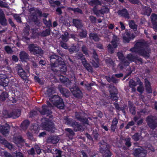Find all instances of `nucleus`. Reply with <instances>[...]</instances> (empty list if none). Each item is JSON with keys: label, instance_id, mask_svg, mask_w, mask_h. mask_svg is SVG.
<instances>
[{"label": "nucleus", "instance_id": "f257e3e1", "mask_svg": "<svg viewBox=\"0 0 157 157\" xmlns=\"http://www.w3.org/2000/svg\"><path fill=\"white\" fill-rule=\"evenodd\" d=\"M50 61L51 63V68L52 70L55 72L58 69H55V67L60 68V71L62 72H64L67 71V68L65 63L61 57H59L56 55L52 56L50 57Z\"/></svg>", "mask_w": 157, "mask_h": 157}, {"label": "nucleus", "instance_id": "f03ea898", "mask_svg": "<svg viewBox=\"0 0 157 157\" xmlns=\"http://www.w3.org/2000/svg\"><path fill=\"white\" fill-rule=\"evenodd\" d=\"M130 51L137 52L144 57H148L150 51L144 41L140 40L136 43L134 48L130 49Z\"/></svg>", "mask_w": 157, "mask_h": 157}, {"label": "nucleus", "instance_id": "7ed1b4c3", "mask_svg": "<svg viewBox=\"0 0 157 157\" xmlns=\"http://www.w3.org/2000/svg\"><path fill=\"white\" fill-rule=\"evenodd\" d=\"M117 56L119 59L121 61L122 63L125 66H128L129 65V61L135 62L138 64H141L142 63V60L141 58L134 57L131 54H128L125 58H124L121 52H118Z\"/></svg>", "mask_w": 157, "mask_h": 157}, {"label": "nucleus", "instance_id": "20e7f679", "mask_svg": "<svg viewBox=\"0 0 157 157\" xmlns=\"http://www.w3.org/2000/svg\"><path fill=\"white\" fill-rule=\"evenodd\" d=\"M49 99L53 104L57 108L62 109L64 106V104L62 99L58 95L49 96Z\"/></svg>", "mask_w": 157, "mask_h": 157}, {"label": "nucleus", "instance_id": "39448f33", "mask_svg": "<svg viewBox=\"0 0 157 157\" xmlns=\"http://www.w3.org/2000/svg\"><path fill=\"white\" fill-rule=\"evenodd\" d=\"M41 125L43 128L46 130L52 132L53 126L52 123L48 118H43L42 119Z\"/></svg>", "mask_w": 157, "mask_h": 157}, {"label": "nucleus", "instance_id": "423d86ee", "mask_svg": "<svg viewBox=\"0 0 157 157\" xmlns=\"http://www.w3.org/2000/svg\"><path fill=\"white\" fill-rule=\"evenodd\" d=\"M100 150L101 152L104 154L105 157H110L111 153L108 150V147L106 143L102 141L99 144Z\"/></svg>", "mask_w": 157, "mask_h": 157}, {"label": "nucleus", "instance_id": "0eeeda50", "mask_svg": "<svg viewBox=\"0 0 157 157\" xmlns=\"http://www.w3.org/2000/svg\"><path fill=\"white\" fill-rule=\"evenodd\" d=\"M135 157H145L146 155L147 151L142 147H140L135 149L133 151Z\"/></svg>", "mask_w": 157, "mask_h": 157}, {"label": "nucleus", "instance_id": "6e6552de", "mask_svg": "<svg viewBox=\"0 0 157 157\" xmlns=\"http://www.w3.org/2000/svg\"><path fill=\"white\" fill-rule=\"evenodd\" d=\"M28 49L30 52L33 53L34 55L41 54L43 53L41 48L36 44H30L29 45Z\"/></svg>", "mask_w": 157, "mask_h": 157}, {"label": "nucleus", "instance_id": "1a4fd4ad", "mask_svg": "<svg viewBox=\"0 0 157 157\" xmlns=\"http://www.w3.org/2000/svg\"><path fill=\"white\" fill-rule=\"evenodd\" d=\"M47 106L44 105L42 106V110H39V111L42 115H49L52 113L51 109L53 107V106L48 101H47Z\"/></svg>", "mask_w": 157, "mask_h": 157}, {"label": "nucleus", "instance_id": "9d476101", "mask_svg": "<svg viewBox=\"0 0 157 157\" xmlns=\"http://www.w3.org/2000/svg\"><path fill=\"white\" fill-rule=\"evenodd\" d=\"M147 122L149 126L152 129H154L157 127V119L153 116L149 117L147 119Z\"/></svg>", "mask_w": 157, "mask_h": 157}, {"label": "nucleus", "instance_id": "9b49d317", "mask_svg": "<svg viewBox=\"0 0 157 157\" xmlns=\"http://www.w3.org/2000/svg\"><path fill=\"white\" fill-rule=\"evenodd\" d=\"M17 69L18 75L23 79L25 80L29 75V69L25 71L21 67H18Z\"/></svg>", "mask_w": 157, "mask_h": 157}, {"label": "nucleus", "instance_id": "f8f14e48", "mask_svg": "<svg viewBox=\"0 0 157 157\" xmlns=\"http://www.w3.org/2000/svg\"><path fill=\"white\" fill-rule=\"evenodd\" d=\"M118 38L117 36L115 35H113V39L111 41V43L113 45V47L109 44L108 46V49L109 51L111 53L113 52L114 49L116 48L117 45L116 41L118 40Z\"/></svg>", "mask_w": 157, "mask_h": 157}, {"label": "nucleus", "instance_id": "ddd939ff", "mask_svg": "<svg viewBox=\"0 0 157 157\" xmlns=\"http://www.w3.org/2000/svg\"><path fill=\"white\" fill-rule=\"evenodd\" d=\"M83 56V55L82 54L79 53L78 55V58H82L81 60L82 61V63L83 65H84V67H85L86 69L89 71H92V68L91 67L89 63H87V62L86 61L85 59L82 58Z\"/></svg>", "mask_w": 157, "mask_h": 157}, {"label": "nucleus", "instance_id": "4468645a", "mask_svg": "<svg viewBox=\"0 0 157 157\" xmlns=\"http://www.w3.org/2000/svg\"><path fill=\"white\" fill-rule=\"evenodd\" d=\"M34 12L35 13V15H33L31 16L32 17H31L33 21L34 22H36L37 21V17L42 16L44 17H46L48 15V14L46 13H44L43 14H42L41 12L38 9L36 10Z\"/></svg>", "mask_w": 157, "mask_h": 157}, {"label": "nucleus", "instance_id": "2eb2a0df", "mask_svg": "<svg viewBox=\"0 0 157 157\" xmlns=\"http://www.w3.org/2000/svg\"><path fill=\"white\" fill-rule=\"evenodd\" d=\"M93 11L97 16L100 15V14H104L105 13H108L109 10V9L105 6H103L101 9L99 10H96V8H94L93 9Z\"/></svg>", "mask_w": 157, "mask_h": 157}, {"label": "nucleus", "instance_id": "dca6fc26", "mask_svg": "<svg viewBox=\"0 0 157 157\" xmlns=\"http://www.w3.org/2000/svg\"><path fill=\"white\" fill-rule=\"evenodd\" d=\"M9 80L7 76L4 74H0V85L3 86H7Z\"/></svg>", "mask_w": 157, "mask_h": 157}, {"label": "nucleus", "instance_id": "f3484780", "mask_svg": "<svg viewBox=\"0 0 157 157\" xmlns=\"http://www.w3.org/2000/svg\"><path fill=\"white\" fill-rule=\"evenodd\" d=\"M70 90L73 94L76 97L80 98L82 96V93L79 88L74 87L70 89Z\"/></svg>", "mask_w": 157, "mask_h": 157}, {"label": "nucleus", "instance_id": "a211bd4d", "mask_svg": "<svg viewBox=\"0 0 157 157\" xmlns=\"http://www.w3.org/2000/svg\"><path fill=\"white\" fill-rule=\"evenodd\" d=\"M10 127L8 124H6L3 126H0V132L3 135H6L9 132Z\"/></svg>", "mask_w": 157, "mask_h": 157}, {"label": "nucleus", "instance_id": "6ab92c4d", "mask_svg": "<svg viewBox=\"0 0 157 157\" xmlns=\"http://www.w3.org/2000/svg\"><path fill=\"white\" fill-rule=\"evenodd\" d=\"M72 126L74 128L75 131H83L84 129V126L79 124L76 122H75L72 124Z\"/></svg>", "mask_w": 157, "mask_h": 157}, {"label": "nucleus", "instance_id": "aec40b11", "mask_svg": "<svg viewBox=\"0 0 157 157\" xmlns=\"http://www.w3.org/2000/svg\"><path fill=\"white\" fill-rule=\"evenodd\" d=\"M6 21L3 11L0 10V23L2 25H7Z\"/></svg>", "mask_w": 157, "mask_h": 157}, {"label": "nucleus", "instance_id": "412c9836", "mask_svg": "<svg viewBox=\"0 0 157 157\" xmlns=\"http://www.w3.org/2000/svg\"><path fill=\"white\" fill-rule=\"evenodd\" d=\"M20 58L22 61H26L29 59V55L25 52L22 51L20 52Z\"/></svg>", "mask_w": 157, "mask_h": 157}, {"label": "nucleus", "instance_id": "4be33fe9", "mask_svg": "<svg viewBox=\"0 0 157 157\" xmlns=\"http://www.w3.org/2000/svg\"><path fill=\"white\" fill-rule=\"evenodd\" d=\"M134 37L132 35V36L128 32L125 33V35L123 37V41L124 42H129L131 39H133Z\"/></svg>", "mask_w": 157, "mask_h": 157}, {"label": "nucleus", "instance_id": "5701e85b", "mask_svg": "<svg viewBox=\"0 0 157 157\" xmlns=\"http://www.w3.org/2000/svg\"><path fill=\"white\" fill-rule=\"evenodd\" d=\"M81 113H76L75 116L77 119L84 123L88 124V121L86 119L82 117Z\"/></svg>", "mask_w": 157, "mask_h": 157}, {"label": "nucleus", "instance_id": "b1692460", "mask_svg": "<svg viewBox=\"0 0 157 157\" xmlns=\"http://www.w3.org/2000/svg\"><path fill=\"white\" fill-rule=\"evenodd\" d=\"M93 57L95 59V61L94 60L91 62L93 66L97 68L99 67L98 61V56L94 51V50L93 52Z\"/></svg>", "mask_w": 157, "mask_h": 157}, {"label": "nucleus", "instance_id": "393cba45", "mask_svg": "<svg viewBox=\"0 0 157 157\" xmlns=\"http://www.w3.org/2000/svg\"><path fill=\"white\" fill-rule=\"evenodd\" d=\"M20 115V112L19 111H16L12 112L8 114L5 117L6 118H9L12 117L14 118H16L18 117Z\"/></svg>", "mask_w": 157, "mask_h": 157}, {"label": "nucleus", "instance_id": "a878e982", "mask_svg": "<svg viewBox=\"0 0 157 157\" xmlns=\"http://www.w3.org/2000/svg\"><path fill=\"white\" fill-rule=\"evenodd\" d=\"M118 13L119 15L123 17L128 19L129 18L128 14L126 9L119 10L118 11Z\"/></svg>", "mask_w": 157, "mask_h": 157}, {"label": "nucleus", "instance_id": "bb28decb", "mask_svg": "<svg viewBox=\"0 0 157 157\" xmlns=\"http://www.w3.org/2000/svg\"><path fill=\"white\" fill-rule=\"evenodd\" d=\"M113 90L114 91V93L112 91L110 90V95H111V99L114 101H117L118 99V98L116 95L117 94V90L115 87L113 88Z\"/></svg>", "mask_w": 157, "mask_h": 157}, {"label": "nucleus", "instance_id": "cd10ccee", "mask_svg": "<svg viewBox=\"0 0 157 157\" xmlns=\"http://www.w3.org/2000/svg\"><path fill=\"white\" fill-rule=\"evenodd\" d=\"M151 17L153 25L155 26V29L157 28V15L155 14H152Z\"/></svg>", "mask_w": 157, "mask_h": 157}, {"label": "nucleus", "instance_id": "c85d7f7f", "mask_svg": "<svg viewBox=\"0 0 157 157\" xmlns=\"http://www.w3.org/2000/svg\"><path fill=\"white\" fill-rule=\"evenodd\" d=\"M59 79L60 81L64 83L66 85L69 84L70 82V81L67 78L64 77L62 75H60L59 76Z\"/></svg>", "mask_w": 157, "mask_h": 157}, {"label": "nucleus", "instance_id": "c756f323", "mask_svg": "<svg viewBox=\"0 0 157 157\" xmlns=\"http://www.w3.org/2000/svg\"><path fill=\"white\" fill-rule=\"evenodd\" d=\"M145 83L147 92L149 93H151L152 92V89L150 86V84L149 82L147 79H145Z\"/></svg>", "mask_w": 157, "mask_h": 157}, {"label": "nucleus", "instance_id": "7c9ffc66", "mask_svg": "<svg viewBox=\"0 0 157 157\" xmlns=\"http://www.w3.org/2000/svg\"><path fill=\"white\" fill-rule=\"evenodd\" d=\"M117 122L118 121L116 118H114L113 119L111 126V129L114 132L115 131Z\"/></svg>", "mask_w": 157, "mask_h": 157}, {"label": "nucleus", "instance_id": "2f4dec72", "mask_svg": "<svg viewBox=\"0 0 157 157\" xmlns=\"http://www.w3.org/2000/svg\"><path fill=\"white\" fill-rule=\"evenodd\" d=\"M73 23L75 26L77 28H80L82 26L81 22L78 20H73Z\"/></svg>", "mask_w": 157, "mask_h": 157}, {"label": "nucleus", "instance_id": "473e14b6", "mask_svg": "<svg viewBox=\"0 0 157 157\" xmlns=\"http://www.w3.org/2000/svg\"><path fill=\"white\" fill-rule=\"evenodd\" d=\"M69 37L68 33L66 32H65L64 34L62 35L61 36L62 40L64 42L67 41Z\"/></svg>", "mask_w": 157, "mask_h": 157}, {"label": "nucleus", "instance_id": "72a5a7b5", "mask_svg": "<svg viewBox=\"0 0 157 157\" xmlns=\"http://www.w3.org/2000/svg\"><path fill=\"white\" fill-rule=\"evenodd\" d=\"M88 2L91 6L101 5V2L98 0H88Z\"/></svg>", "mask_w": 157, "mask_h": 157}, {"label": "nucleus", "instance_id": "f704fd0d", "mask_svg": "<svg viewBox=\"0 0 157 157\" xmlns=\"http://www.w3.org/2000/svg\"><path fill=\"white\" fill-rule=\"evenodd\" d=\"M79 50V47L78 45L72 46L69 50L71 53L73 52H77Z\"/></svg>", "mask_w": 157, "mask_h": 157}, {"label": "nucleus", "instance_id": "c9c22d12", "mask_svg": "<svg viewBox=\"0 0 157 157\" xmlns=\"http://www.w3.org/2000/svg\"><path fill=\"white\" fill-rule=\"evenodd\" d=\"M23 142L24 140L22 139L21 137L20 136H19L15 138L14 140L15 143L17 145H18L19 144H21V143H23Z\"/></svg>", "mask_w": 157, "mask_h": 157}, {"label": "nucleus", "instance_id": "e433bc0d", "mask_svg": "<svg viewBox=\"0 0 157 157\" xmlns=\"http://www.w3.org/2000/svg\"><path fill=\"white\" fill-rule=\"evenodd\" d=\"M29 124V122L28 120H25L21 124L22 129L24 130L26 129Z\"/></svg>", "mask_w": 157, "mask_h": 157}, {"label": "nucleus", "instance_id": "4c0bfd02", "mask_svg": "<svg viewBox=\"0 0 157 157\" xmlns=\"http://www.w3.org/2000/svg\"><path fill=\"white\" fill-rule=\"evenodd\" d=\"M90 37L91 39H93L95 41H98L99 40V37L96 34H90Z\"/></svg>", "mask_w": 157, "mask_h": 157}, {"label": "nucleus", "instance_id": "58836bf2", "mask_svg": "<svg viewBox=\"0 0 157 157\" xmlns=\"http://www.w3.org/2000/svg\"><path fill=\"white\" fill-rule=\"evenodd\" d=\"M129 25L130 28L133 29L134 30H136L137 25L132 21H131L129 22Z\"/></svg>", "mask_w": 157, "mask_h": 157}, {"label": "nucleus", "instance_id": "ea45409f", "mask_svg": "<svg viewBox=\"0 0 157 157\" xmlns=\"http://www.w3.org/2000/svg\"><path fill=\"white\" fill-rule=\"evenodd\" d=\"M59 89L60 92L63 94V95H64L65 96H68L69 91L67 89L60 87H59Z\"/></svg>", "mask_w": 157, "mask_h": 157}, {"label": "nucleus", "instance_id": "a19ab883", "mask_svg": "<svg viewBox=\"0 0 157 157\" xmlns=\"http://www.w3.org/2000/svg\"><path fill=\"white\" fill-rule=\"evenodd\" d=\"M49 2L51 6L53 7H56L59 5L60 3L59 1H54L53 0H49Z\"/></svg>", "mask_w": 157, "mask_h": 157}, {"label": "nucleus", "instance_id": "79ce46f5", "mask_svg": "<svg viewBox=\"0 0 157 157\" xmlns=\"http://www.w3.org/2000/svg\"><path fill=\"white\" fill-rule=\"evenodd\" d=\"M8 97V94L6 92H3L2 93L0 96V99L4 101Z\"/></svg>", "mask_w": 157, "mask_h": 157}, {"label": "nucleus", "instance_id": "37998d69", "mask_svg": "<svg viewBox=\"0 0 157 157\" xmlns=\"http://www.w3.org/2000/svg\"><path fill=\"white\" fill-rule=\"evenodd\" d=\"M64 122L67 124L70 125L71 126L72 124L74 122L72 121V120L68 118L65 119Z\"/></svg>", "mask_w": 157, "mask_h": 157}, {"label": "nucleus", "instance_id": "c03bdc74", "mask_svg": "<svg viewBox=\"0 0 157 157\" xmlns=\"http://www.w3.org/2000/svg\"><path fill=\"white\" fill-rule=\"evenodd\" d=\"M29 25L27 24H26L25 25V29L24 30V33L25 36H28L29 33Z\"/></svg>", "mask_w": 157, "mask_h": 157}, {"label": "nucleus", "instance_id": "a18cd8bd", "mask_svg": "<svg viewBox=\"0 0 157 157\" xmlns=\"http://www.w3.org/2000/svg\"><path fill=\"white\" fill-rule=\"evenodd\" d=\"M134 120L135 122H137V124L138 125H140L142 123L143 121L142 119L140 117H135L134 118Z\"/></svg>", "mask_w": 157, "mask_h": 157}, {"label": "nucleus", "instance_id": "49530a36", "mask_svg": "<svg viewBox=\"0 0 157 157\" xmlns=\"http://www.w3.org/2000/svg\"><path fill=\"white\" fill-rule=\"evenodd\" d=\"M106 79L109 82H110L111 81H112L113 82L116 83L117 82V80H116L113 76H112L111 77H106Z\"/></svg>", "mask_w": 157, "mask_h": 157}, {"label": "nucleus", "instance_id": "de8ad7c7", "mask_svg": "<svg viewBox=\"0 0 157 157\" xmlns=\"http://www.w3.org/2000/svg\"><path fill=\"white\" fill-rule=\"evenodd\" d=\"M87 36L86 31L82 30L79 33V36L82 38L85 37Z\"/></svg>", "mask_w": 157, "mask_h": 157}, {"label": "nucleus", "instance_id": "09e8293b", "mask_svg": "<svg viewBox=\"0 0 157 157\" xmlns=\"http://www.w3.org/2000/svg\"><path fill=\"white\" fill-rule=\"evenodd\" d=\"M140 136V134L136 133L132 136V138L135 141H137L139 140Z\"/></svg>", "mask_w": 157, "mask_h": 157}, {"label": "nucleus", "instance_id": "8fccbe9b", "mask_svg": "<svg viewBox=\"0 0 157 157\" xmlns=\"http://www.w3.org/2000/svg\"><path fill=\"white\" fill-rule=\"evenodd\" d=\"M13 17L14 19L18 22L21 23V18L20 17L19 15L17 14H14L13 15Z\"/></svg>", "mask_w": 157, "mask_h": 157}, {"label": "nucleus", "instance_id": "3c124183", "mask_svg": "<svg viewBox=\"0 0 157 157\" xmlns=\"http://www.w3.org/2000/svg\"><path fill=\"white\" fill-rule=\"evenodd\" d=\"M106 62L109 66H113L114 62L113 60L110 59H108L106 60Z\"/></svg>", "mask_w": 157, "mask_h": 157}, {"label": "nucleus", "instance_id": "603ef678", "mask_svg": "<svg viewBox=\"0 0 157 157\" xmlns=\"http://www.w3.org/2000/svg\"><path fill=\"white\" fill-rule=\"evenodd\" d=\"M55 154L54 156L55 157H61L62 152L59 150L56 149L55 150Z\"/></svg>", "mask_w": 157, "mask_h": 157}, {"label": "nucleus", "instance_id": "864d4df0", "mask_svg": "<svg viewBox=\"0 0 157 157\" xmlns=\"http://www.w3.org/2000/svg\"><path fill=\"white\" fill-rule=\"evenodd\" d=\"M129 85L131 87L133 88L136 86V84L133 80H131L129 82Z\"/></svg>", "mask_w": 157, "mask_h": 157}, {"label": "nucleus", "instance_id": "5fc2aeb1", "mask_svg": "<svg viewBox=\"0 0 157 157\" xmlns=\"http://www.w3.org/2000/svg\"><path fill=\"white\" fill-rule=\"evenodd\" d=\"M5 49L6 52L8 53H11L13 52V51L11 48L8 46H7L5 47Z\"/></svg>", "mask_w": 157, "mask_h": 157}, {"label": "nucleus", "instance_id": "6e6d98bb", "mask_svg": "<svg viewBox=\"0 0 157 157\" xmlns=\"http://www.w3.org/2000/svg\"><path fill=\"white\" fill-rule=\"evenodd\" d=\"M140 85L138 87L137 90L139 92L142 93L144 91V89L143 86L142 85V83L141 82H140Z\"/></svg>", "mask_w": 157, "mask_h": 157}, {"label": "nucleus", "instance_id": "4d7b16f0", "mask_svg": "<svg viewBox=\"0 0 157 157\" xmlns=\"http://www.w3.org/2000/svg\"><path fill=\"white\" fill-rule=\"evenodd\" d=\"M82 52L84 53V54L86 56L88 55V51L86 48V47L84 46H83L82 47Z\"/></svg>", "mask_w": 157, "mask_h": 157}, {"label": "nucleus", "instance_id": "13d9d810", "mask_svg": "<svg viewBox=\"0 0 157 157\" xmlns=\"http://www.w3.org/2000/svg\"><path fill=\"white\" fill-rule=\"evenodd\" d=\"M43 21L45 24L47 26L49 27L51 25V21L49 20L48 21H47L45 19H43Z\"/></svg>", "mask_w": 157, "mask_h": 157}, {"label": "nucleus", "instance_id": "bf43d9fd", "mask_svg": "<svg viewBox=\"0 0 157 157\" xmlns=\"http://www.w3.org/2000/svg\"><path fill=\"white\" fill-rule=\"evenodd\" d=\"M126 143L125 144L128 147H130L131 145V143L130 142V139L127 138L125 139Z\"/></svg>", "mask_w": 157, "mask_h": 157}, {"label": "nucleus", "instance_id": "052dcab7", "mask_svg": "<svg viewBox=\"0 0 157 157\" xmlns=\"http://www.w3.org/2000/svg\"><path fill=\"white\" fill-rule=\"evenodd\" d=\"M146 10V14H147V15H149L151 13V9L148 7H147L145 8Z\"/></svg>", "mask_w": 157, "mask_h": 157}, {"label": "nucleus", "instance_id": "680f3d73", "mask_svg": "<svg viewBox=\"0 0 157 157\" xmlns=\"http://www.w3.org/2000/svg\"><path fill=\"white\" fill-rule=\"evenodd\" d=\"M130 112L132 114H134L135 113V107L132 106H129Z\"/></svg>", "mask_w": 157, "mask_h": 157}, {"label": "nucleus", "instance_id": "e2e57ef3", "mask_svg": "<svg viewBox=\"0 0 157 157\" xmlns=\"http://www.w3.org/2000/svg\"><path fill=\"white\" fill-rule=\"evenodd\" d=\"M50 34L49 29H47L45 31L43 32L42 33V35L44 36H46Z\"/></svg>", "mask_w": 157, "mask_h": 157}, {"label": "nucleus", "instance_id": "0e129e2a", "mask_svg": "<svg viewBox=\"0 0 157 157\" xmlns=\"http://www.w3.org/2000/svg\"><path fill=\"white\" fill-rule=\"evenodd\" d=\"M134 124V123L133 121H132L129 122L127 124L126 126L125 127V128L126 129H128L131 126H132Z\"/></svg>", "mask_w": 157, "mask_h": 157}, {"label": "nucleus", "instance_id": "69168bd1", "mask_svg": "<svg viewBox=\"0 0 157 157\" xmlns=\"http://www.w3.org/2000/svg\"><path fill=\"white\" fill-rule=\"evenodd\" d=\"M5 145L9 149L11 150L13 148L12 145L9 143H6L5 144Z\"/></svg>", "mask_w": 157, "mask_h": 157}, {"label": "nucleus", "instance_id": "338daca9", "mask_svg": "<svg viewBox=\"0 0 157 157\" xmlns=\"http://www.w3.org/2000/svg\"><path fill=\"white\" fill-rule=\"evenodd\" d=\"M66 130L67 131L70 135H74V132L71 129L67 128L66 129Z\"/></svg>", "mask_w": 157, "mask_h": 157}, {"label": "nucleus", "instance_id": "774afa93", "mask_svg": "<svg viewBox=\"0 0 157 157\" xmlns=\"http://www.w3.org/2000/svg\"><path fill=\"white\" fill-rule=\"evenodd\" d=\"M92 23H95L96 22V18L93 16L89 17Z\"/></svg>", "mask_w": 157, "mask_h": 157}]
</instances>
